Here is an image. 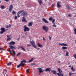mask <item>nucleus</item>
I'll return each mask as SVG.
<instances>
[{
    "instance_id": "nucleus-55",
    "label": "nucleus",
    "mask_w": 76,
    "mask_h": 76,
    "mask_svg": "<svg viewBox=\"0 0 76 76\" xmlns=\"http://www.w3.org/2000/svg\"><path fill=\"white\" fill-rule=\"evenodd\" d=\"M71 65H70L69 66V67H71Z\"/></svg>"
},
{
    "instance_id": "nucleus-6",
    "label": "nucleus",
    "mask_w": 76,
    "mask_h": 76,
    "mask_svg": "<svg viewBox=\"0 0 76 76\" xmlns=\"http://www.w3.org/2000/svg\"><path fill=\"white\" fill-rule=\"evenodd\" d=\"M24 12V10H22L19 11L18 12V13L17 14L18 18H19V17H20V15H20V13H22V12Z\"/></svg>"
},
{
    "instance_id": "nucleus-16",
    "label": "nucleus",
    "mask_w": 76,
    "mask_h": 76,
    "mask_svg": "<svg viewBox=\"0 0 76 76\" xmlns=\"http://www.w3.org/2000/svg\"><path fill=\"white\" fill-rule=\"evenodd\" d=\"M32 25H33V23L32 22H29L28 24V26H32Z\"/></svg>"
},
{
    "instance_id": "nucleus-41",
    "label": "nucleus",
    "mask_w": 76,
    "mask_h": 76,
    "mask_svg": "<svg viewBox=\"0 0 76 76\" xmlns=\"http://www.w3.org/2000/svg\"><path fill=\"white\" fill-rule=\"evenodd\" d=\"M26 72H29V69H28L26 70Z\"/></svg>"
},
{
    "instance_id": "nucleus-47",
    "label": "nucleus",
    "mask_w": 76,
    "mask_h": 76,
    "mask_svg": "<svg viewBox=\"0 0 76 76\" xmlns=\"http://www.w3.org/2000/svg\"><path fill=\"white\" fill-rule=\"evenodd\" d=\"M32 64V65H36V64L32 63V64Z\"/></svg>"
},
{
    "instance_id": "nucleus-1",
    "label": "nucleus",
    "mask_w": 76,
    "mask_h": 76,
    "mask_svg": "<svg viewBox=\"0 0 76 76\" xmlns=\"http://www.w3.org/2000/svg\"><path fill=\"white\" fill-rule=\"evenodd\" d=\"M9 47H10V48H9V49H7V51L10 53V54H11L12 56L14 57V55L12 54V53L11 52V50H10V49H11L12 50H14V49L15 48V47L13 46L12 45H9Z\"/></svg>"
},
{
    "instance_id": "nucleus-19",
    "label": "nucleus",
    "mask_w": 76,
    "mask_h": 76,
    "mask_svg": "<svg viewBox=\"0 0 76 76\" xmlns=\"http://www.w3.org/2000/svg\"><path fill=\"white\" fill-rule=\"evenodd\" d=\"M37 45H38V46L39 47H40V48L43 47V46L42 45H41L39 43H38Z\"/></svg>"
},
{
    "instance_id": "nucleus-43",
    "label": "nucleus",
    "mask_w": 76,
    "mask_h": 76,
    "mask_svg": "<svg viewBox=\"0 0 76 76\" xmlns=\"http://www.w3.org/2000/svg\"><path fill=\"white\" fill-rule=\"evenodd\" d=\"M53 26L54 28V27L56 28V25H55V24H54V25H53Z\"/></svg>"
},
{
    "instance_id": "nucleus-45",
    "label": "nucleus",
    "mask_w": 76,
    "mask_h": 76,
    "mask_svg": "<svg viewBox=\"0 0 76 76\" xmlns=\"http://www.w3.org/2000/svg\"><path fill=\"white\" fill-rule=\"evenodd\" d=\"M36 48L37 50H39V48L37 47Z\"/></svg>"
},
{
    "instance_id": "nucleus-14",
    "label": "nucleus",
    "mask_w": 76,
    "mask_h": 76,
    "mask_svg": "<svg viewBox=\"0 0 76 76\" xmlns=\"http://www.w3.org/2000/svg\"><path fill=\"white\" fill-rule=\"evenodd\" d=\"M59 45H61V46H67V45L66 44V43H59Z\"/></svg>"
},
{
    "instance_id": "nucleus-20",
    "label": "nucleus",
    "mask_w": 76,
    "mask_h": 76,
    "mask_svg": "<svg viewBox=\"0 0 76 76\" xmlns=\"http://www.w3.org/2000/svg\"><path fill=\"white\" fill-rule=\"evenodd\" d=\"M51 72H53V74H54L55 75H56V73L57 74V72H56V71L53 70H51Z\"/></svg>"
},
{
    "instance_id": "nucleus-63",
    "label": "nucleus",
    "mask_w": 76,
    "mask_h": 76,
    "mask_svg": "<svg viewBox=\"0 0 76 76\" xmlns=\"http://www.w3.org/2000/svg\"><path fill=\"white\" fill-rule=\"evenodd\" d=\"M45 1H47V0H45Z\"/></svg>"
},
{
    "instance_id": "nucleus-30",
    "label": "nucleus",
    "mask_w": 76,
    "mask_h": 76,
    "mask_svg": "<svg viewBox=\"0 0 76 76\" xmlns=\"http://www.w3.org/2000/svg\"><path fill=\"white\" fill-rule=\"evenodd\" d=\"M57 70H58V71L59 73H61V71H60V69L58 68H57Z\"/></svg>"
},
{
    "instance_id": "nucleus-49",
    "label": "nucleus",
    "mask_w": 76,
    "mask_h": 76,
    "mask_svg": "<svg viewBox=\"0 0 76 76\" xmlns=\"http://www.w3.org/2000/svg\"><path fill=\"white\" fill-rule=\"evenodd\" d=\"M31 45H29V44H28V45L27 46L29 47V46H31Z\"/></svg>"
},
{
    "instance_id": "nucleus-23",
    "label": "nucleus",
    "mask_w": 76,
    "mask_h": 76,
    "mask_svg": "<svg viewBox=\"0 0 76 76\" xmlns=\"http://www.w3.org/2000/svg\"><path fill=\"white\" fill-rule=\"evenodd\" d=\"M66 9H71L70 7H69V5H66Z\"/></svg>"
},
{
    "instance_id": "nucleus-18",
    "label": "nucleus",
    "mask_w": 76,
    "mask_h": 76,
    "mask_svg": "<svg viewBox=\"0 0 76 76\" xmlns=\"http://www.w3.org/2000/svg\"><path fill=\"white\" fill-rule=\"evenodd\" d=\"M38 1L40 5H41V4H42V0H38Z\"/></svg>"
},
{
    "instance_id": "nucleus-52",
    "label": "nucleus",
    "mask_w": 76,
    "mask_h": 76,
    "mask_svg": "<svg viewBox=\"0 0 76 76\" xmlns=\"http://www.w3.org/2000/svg\"><path fill=\"white\" fill-rule=\"evenodd\" d=\"M9 0H5V1H9Z\"/></svg>"
},
{
    "instance_id": "nucleus-28",
    "label": "nucleus",
    "mask_w": 76,
    "mask_h": 76,
    "mask_svg": "<svg viewBox=\"0 0 76 76\" xmlns=\"http://www.w3.org/2000/svg\"><path fill=\"white\" fill-rule=\"evenodd\" d=\"M11 40V37H8L7 38V41H10Z\"/></svg>"
},
{
    "instance_id": "nucleus-25",
    "label": "nucleus",
    "mask_w": 76,
    "mask_h": 76,
    "mask_svg": "<svg viewBox=\"0 0 76 76\" xmlns=\"http://www.w3.org/2000/svg\"><path fill=\"white\" fill-rule=\"evenodd\" d=\"M75 73H72L71 72H70L69 74V76H71L72 75H75Z\"/></svg>"
},
{
    "instance_id": "nucleus-3",
    "label": "nucleus",
    "mask_w": 76,
    "mask_h": 76,
    "mask_svg": "<svg viewBox=\"0 0 76 76\" xmlns=\"http://www.w3.org/2000/svg\"><path fill=\"white\" fill-rule=\"evenodd\" d=\"M42 28L45 31V32H48V31H49V28L48 27L46 26H43L42 27Z\"/></svg>"
},
{
    "instance_id": "nucleus-9",
    "label": "nucleus",
    "mask_w": 76,
    "mask_h": 76,
    "mask_svg": "<svg viewBox=\"0 0 76 76\" xmlns=\"http://www.w3.org/2000/svg\"><path fill=\"white\" fill-rule=\"evenodd\" d=\"M21 15L22 16H25L26 17V16H28V13L25 12H23L22 13H21Z\"/></svg>"
},
{
    "instance_id": "nucleus-27",
    "label": "nucleus",
    "mask_w": 76,
    "mask_h": 76,
    "mask_svg": "<svg viewBox=\"0 0 76 76\" xmlns=\"http://www.w3.org/2000/svg\"><path fill=\"white\" fill-rule=\"evenodd\" d=\"M33 60H34V58H32L31 60H29V61H28V63H30L31 62H32V61H33Z\"/></svg>"
},
{
    "instance_id": "nucleus-53",
    "label": "nucleus",
    "mask_w": 76,
    "mask_h": 76,
    "mask_svg": "<svg viewBox=\"0 0 76 76\" xmlns=\"http://www.w3.org/2000/svg\"><path fill=\"white\" fill-rule=\"evenodd\" d=\"M69 64H70V63H68V65H69Z\"/></svg>"
},
{
    "instance_id": "nucleus-62",
    "label": "nucleus",
    "mask_w": 76,
    "mask_h": 76,
    "mask_svg": "<svg viewBox=\"0 0 76 76\" xmlns=\"http://www.w3.org/2000/svg\"><path fill=\"white\" fill-rule=\"evenodd\" d=\"M1 3V1H0V3Z\"/></svg>"
},
{
    "instance_id": "nucleus-26",
    "label": "nucleus",
    "mask_w": 76,
    "mask_h": 76,
    "mask_svg": "<svg viewBox=\"0 0 76 76\" xmlns=\"http://www.w3.org/2000/svg\"><path fill=\"white\" fill-rule=\"evenodd\" d=\"M69 52L66 51V56H69Z\"/></svg>"
},
{
    "instance_id": "nucleus-33",
    "label": "nucleus",
    "mask_w": 76,
    "mask_h": 76,
    "mask_svg": "<svg viewBox=\"0 0 76 76\" xmlns=\"http://www.w3.org/2000/svg\"><path fill=\"white\" fill-rule=\"evenodd\" d=\"M49 20L50 21H51V20H53V18H52V17H50L49 18Z\"/></svg>"
},
{
    "instance_id": "nucleus-38",
    "label": "nucleus",
    "mask_w": 76,
    "mask_h": 76,
    "mask_svg": "<svg viewBox=\"0 0 76 76\" xmlns=\"http://www.w3.org/2000/svg\"><path fill=\"white\" fill-rule=\"evenodd\" d=\"M57 75H58V76H61V73H57Z\"/></svg>"
},
{
    "instance_id": "nucleus-2",
    "label": "nucleus",
    "mask_w": 76,
    "mask_h": 76,
    "mask_svg": "<svg viewBox=\"0 0 76 76\" xmlns=\"http://www.w3.org/2000/svg\"><path fill=\"white\" fill-rule=\"evenodd\" d=\"M23 63H26V60H24L23 61H22L20 63V64H19V65H17V68H19L21 66H23L24 65H25V64Z\"/></svg>"
},
{
    "instance_id": "nucleus-39",
    "label": "nucleus",
    "mask_w": 76,
    "mask_h": 76,
    "mask_svg": "<svg viewBox=\"0 0 76 76\" xmlns=\"http://www.w3.org/2000/svg\"><path fill=\"white\" fill-rule=\"evenodd\" d=\"M74 57L75 59H76V54H75L74 55Z\"/></svg>"
},
{
    "instance_id": "nucleus-17",
    "label": "nucleus",
    "mask_w": 76,
    "mask_h": 76,
    "mask_svg": "<svg viewBox=\"0 0 76 76\" xmlns=\"http://www.w3.org/2000/svg\"><path fill=\"white\" fill-rule=\"evenodd\" d=\"M42 20L43 21H44V22L45 23H48V21L47 20H46L45 19V18H43Z\"/></svg>"
},
{
    "instance_id": "nucleus-44",
    "label": "nucleus",
    "mask_w": 76,
    "mask_h": 76,
    "mask_svg": "<svg viewBox=\"0 0 76 76\" xmlns=\"http://www.w3.org/2000/svg\"><path fill=\"white\" fill-rule=\"evenodd\" d=\"M49 38L50 40L51 39V37L50 36H49Z\"/></svg>"
},
{
    "instance_id": "nucleus-32",
    "label": "nucleus",
    "mask_w": 76,
    "mask_h": 76,
    "mask_svg": "<svg viewBox=\"0 0 76 76\" xmlns=\"http://www.w3.org/2000/svg\"><path fill=\"white\" fill-rule=\"evenodd\" d=\"M12 63L10 62L9 63L7 64V66H10V65H11V64H12Z\"/></svg>"
},
{
    "instance_id": "nucleus-40",
    "label": "nucleus",
    "mask_w": 76,
    "mask_h": 76,
    "mask_svg": "<svg viewBox=\"0 0 76 76\" xmlns=\"http://www.w3.org/2000/svg\"><path fill=\"white\" fill-rule=\"evenodd\" d=\"M12 52L13 53V55H15V51L13 50Z\"/></svg>"
},
{
    "instance_id": "nucleus-50",
    "label": "nucleus",
    "mask_w": 76,
    "mask_h": 76,
    "mask_svg": "<svg viewBox=\"0 0 76 76\" xmlns=\"http://www.w3.org/2000/svg\"><path fill=\"white\" fill-rule=\"evenodd\" d=\"M68 16H69V17H71V15H70V14H69Z\"/></svg>"
},
{
    "instance_id": "nucleus-4",
    "label": "nucleus",
    "mask_w": 76,
    "mask_h": 76,
    "mask_svg": "<svg viewBox=\"0 0 76 76\" xmlns=\"http://www.w3.org/2000/svg\"><path fill=\"white\" fill-rule=\"evenodd\" d=\"M24 32H26V31L28 32V31H29V30H30V28L29 27L26 26H24Z\"/></svg>"
},
{
    "instance_id": "nucleus-13",
    "label": "nucleus",
    "mask_w": 76,
    "mask_h": 76,
    "mask_svg": "<svg viewBox=\"0 0 76 76\" xmlns=\"http://www.w3.org/2000/svg\"><path fill=\"white\" fill-rule=\"evenodd\" d=\"M9 44L10 45H15V42L14 41H11L9 43Z\"/></svg>"
},
{
    "instance_id": "nucleus-10",
    "label": "nucleus",
    "mask_w": 76,
    "mask_h": 76,
    "mask_svg": "<svg viewBox=\"0 0 76 76\" xmlns=\"http://www.w3.org/2000/svg\"><path fill=\"white\" fill-rule=\"evenodd\" d=\"M23 19L22 20V22H27V20H26V18H25V16L23 17Z\"/></svg>"
},
{
    "instance_id": "nucleus-34",
    "label": "nucleus",
    "mask_w": 76,
    "mask_h": 76,
    "mask_svg": "<svg viewBox=\"0 0 76 76\" xmlns=\"http://www.w3.org/2000/svg\"><path fill=\"white\" fill-rule=\"evenodd\" d=\"M21 54V53L19 52V53L17 55V57H18L19 56H20V54Z\"/></svg>"
},
{
    "instance_id": "nucleus-58",
    "label": "nucleus",
    "mask_w": 76,
    "mask_h": 76,
    "mask_svg": "<svg viewBox=\"0 0 76 76\" xmlns=\"http://www.w3.org/2000/svg\"><path fill=\"white\" fill-rule=\"evenodd\" d=\"M20 39V38H19L18 39ZM18 39L17 40H18Z\"/></svg>"
},
{
    "instance_id": "nucleus-29",
    "label": "nucleus",
    "mask_w": 76,
    "mask_h": 76,
    "mask_svg": "<svg viewBox=\"0 0 76 76\" xmlns=\"http://www.w3.org/2000/svg\"><path fill=\"white\" fill-rule=\"evenodd\" d=\"M5 8V7H4V6H1V8L2 9H4Z\"/></svg>"
},
{
    "instance_id": "nucleus-48",
    "label": "nucleus",
    "mask_w": 76,
    "mask_h": 76,
    "mask_svg": "<svg viewBox=\"0 0 76 76\" xmlns=\"http://www.w3.org/2000/svg\"><path fill=\"white\" fill-rule=\"evenodd\" d=\"M42 38H43V39L44 40V41H45V38H44V37H43Z\"/></svg>"
},
{
    "instance_id": "nucleus-21",
    "label": "nucleus",
    "mask_w": 76,
    "mask_h": 76,
    "mask_svg": "<svg viewBox=\"0 0 76 76\" xmlns=\"http://www.w3.org/2000/svg\"><path fill=\"white\" fill-rule=\"evenodd\" d=\"M11 26V25L9 24V26L7 25L5 26V27L6 28H10Z\"/></svg>"
},
{
    "instance_id": "nucleus-61",
    "label": "nucleus",
    "mask_w": 76,
    "mask_h": 76,
    "mask_svg": "<svg viewBox=\"0 0 76 76\" xmlns=\"http://www.w3.org/2000/svg\"><path fill=\"white\" fill-rule=\"evenodd\" d=\"M28 51H29V49H28Z\"/></svg>"
},
{
    "instance_id": "nucleus-35",
    "label": "nucleus",
    "mask_w": 76,
    "mask_h": 76,
    "mask_svg": "<svg viewBox=\"0 0 76 76\" xmlns=\"http://www.w3.org/2000/svg\"><path fill=\"white\" fill-rule=\"evenodd\" d=\"M55 19H53V20L52 21V23H53L54 24H55Z\"/></svg>"
},
{
    "instance_id": "nucleus-7",
    "label": "nucleus",
    "mask_w": 76,
    "mask_h": 76,
    "mask_svg": "<svg viewBox=\"0 0 76 76\" xmlns=\"http://www.w3.org/2000/svg\"><path fill=\"white\" fill-rule=\"evenodd\" d=\"M13 5H10L9 9V11L11 12H12V10H13Z\"/></svg>"
},
{
    "instance_id": "nucleus-24",
    "label": "nucleus",
    "mask_w": 76,
    "mask_h": 76,
    "mask_svg": "<svg viewBox=\"0 0 76 76\" xmlns=\"http://www.w3.org/2000/svg\"><path fill=\"white\" fill-rule=\"evenodd\" d=\"M67 47L63 46L62 47V49L63 50H67Z\"/></svg>"
},
{
    "instance_id": "nucleus-22",
    "label": "nucleus",
    "mask_w": 76,
    "mask_h": 76,
    "mask_svg": "<svg viewBox=\"0 0 76 76\" xmlns=\"http://www.w3.org/2000/svg\"><path fill=\"white\" fill-rule=\"evenodd\" d=\"M20 47V48H21L22 49V50H23V51H26V50H25V48H23V47L22 46H20L19 47V48Z\"/></svg>"
},
{
    "instance_id": "nucleus-5",
    "label": "nucleus",
    "mask_w": 76,
    "mask_h": 76,
    "mask_svg": "<svg viewBox=\"0 0 76 76\" xmlns=\"http://www.w3.org/2000/svg\"><path fill=\"white\" fill-rule=\"evenodd\" d=\"M8 30V29L5 30V28H2L1 29V31L0 32V34H3L4 32H5L6 31Z\"/></svg>"
},
{
    "instance_id": "nucleus-51",
    "label": "nucleus",
    "mask_w": 76,
    "mask_h": 76,
    "mask_svg": "<svg viewBox=\"0 0 76 76\" xmlns=\"http://www.w3.org/2000/svg\"><path fill=\"white\" fill-rule=\"evenodd\" d=\"M64 75H63V74H61V76H63Z\"/></svg>"
},
{
    "instance_id": "nucleus-59",
    "label": "nucleus",
    "mask_w": 76,
    "mask_h": 76,
    "mask_svg": "<svg viewBox=\"0 0 76 76\" xmlns=\"http://www.w3.org/2000/svg\"><path fill=\"white\" fill-rule=\"evenodd\" d=\"M75 43H76V40H75Z\"/></svg>"
},
{
    "instance_id": "nucleus-36",
    "label": "nucleus",
    "mask_w": 76,
    "mask_h": 76,
    "mask_svg": "<svg viewBox=\"0 0 76 76\" xmlns=\"http://www.w3.org/2000/svg\"><path fill=\"white\" fill-rule=\"evenodd\" d=\"M74 31L75 34L76 35V28H74Z\"/></svg>"
},
{
    "instance_id": "nucleus-37",
    "label": "nucleus",
    "mask_w": 76,
    "mask_h": 76,
    "mask_svg": "<svg viewBox=\"0 0 76 76\" xmlns=\"http://www.w3.org/2000/svg\"><path fill=\"white\" fill-rule=\"evenodd\" d=\"M12 13L13 14V15H15L16 14V12L15 11H13L12 12Z\"/></svg>"
},
{
    "instance_id": "nucleus-46",
    "label": "nucleus",
    "mask_w": 76,
    "mask_h": 76,
    "mask_svg": "<svg viewBox=\"0 0 76 76\" xmlns=\"http://www.w3.org/2000/svg\"><path fill=\"white\" fill-rule=\"evenodd\" d=\"M7 37L9 38V37H10L11 35H9H9H7Z\"/></svg>"
},
{
    "instance_id": "nucleus-11",
    "label": "nucleus",
    "mask_w": 76,
    "mask_h": 76,
    "mask_svg": "<svg viewBox=\"0 0 76 76\" xmlns=\"http://www.w3.org/2000/svg\"><path fill=\"white\" fill-rule=\"evenodd\" d=\"M37 69L39 70V73H42V72H44V70L43 71H42V69L41 68H37Z\"/></svg>"
},
{
    "instance_id": "nucleus-31",
    "label": "nucleus",
    "mask_w": 76,
    "mask_h": 76,
    "mask_svg": "<svg viewBox=\"0 0 76 76\" xmlns=\"http://www.w3.org/2000/svg\"><path fill=\"white\" fill-rule=\"evenodd\" d=\"M71 70L72 71H75V70L73 68V66H72L71 67Z\"/></svg>"
},
{
    "instance_id": "nucleus-57",
    "label": "nucleus",
    "mask_w": 76,
    "mask_h": 76,
    "mask_svg": "<svg viewBox=\"0 0 76 76\" xmlns=\"http://www.w3.org/2000/svg\"><path fill=\"white\" fill-rule=\"evenodd\" d=\"M25 35H26L27 34L26 33H25Z\"/></svg>"
},
{
    "instance_id": "nucleus-15",
    "label": "nucleus",
    "mask_w": 76,
    "mask_h": 76,
    "mask_svg": "<svg viewBox=\"0 0 76 76\" xmlns=\"http://www.w3.org/2000/svg\"><path fill=\"white\" fill-rule=\"evenodd\" d=\"M51 69V68H48L46 69L45 70V71L47 72H50V70Z\"/></svg>"
},
{
    "instance_id": "nucleus-54",
    "label": "nucleus",
    "mask_w": 76,
    "mask_h": 76,
    "mask_svg": "<svg viewBox=\"0 0 76 76\" xmlns=\"http://www.w3.org/2000/svg\"><path fill=\"white\" fill-rule=\"evenodd\" d=\"M58 63H60V61H59Z\"/></svg>"
},
{
    "instance_id": "nucleus-42",
    "label": "nucleus",
    "mask_w": 76,
    "mask_h": 76,
    "mask_svg": "<svg viewBox=\"0 0 76 76\" xmlns=\"http://www.w3.org/2000/svg\"><path fill=\"white\" fill-rule=\"evenodd\" d=\"M17 16H15V20H16V19H17Z\"/></svg>"
},
{
    "instance_id": "nucleus-56",
    "label": "nucleus",
    "mask_w": 76,
    "mask_h": 76,
    "mask_svg": "<svg viewBox=\"0 0 76 76\" xmlns=\"http://www.w3.org/2000/svg\"><path fill=\"white\" fill-rule=\"evenodd\" d=\"M52 6H54V4H52Z\"/></svg>"
},
{
    "instance_id": "nucleus-60",
    "label": "nucleus",
    "mask_w": 76,
    "mask_h": 76,
    "mask_svg": "<svg viewBox=\"0 0 76 76\" xmlns=\"http://www.w3.org/2000/svg\"><path fill=\"white\" fill-rule=\"evenodd\" d=\"M39 75H40V73L39 74Z\"/></svg>"
},
{
    "instance_id": "nucleus-64",
    "label": "nucleus",
    "mask_w": 76,
    "mask_h": 76,
    "mask_svg": "<svg viewBox=\"0 0 76 76\" xmlns=\"http://www.w3.org/2000/svg\"><path fill=\"white\" fill-rule=\"evenodd\" d=\"M0 38H1V37H0Z\"/></svg>"
},
{
    "instance_id": "nucleus-12",
    "label": "nucleus",
    "mask_w": 76,
    "mask_h": 76,
    "mask_svg": "<svg viewBox=\"0 0 76 76\" xmlns=\"http://www.w3.org/2000/svg\"><path fill=\"white\" fill-rule=\"evenodd\" d=\"M61 3V2L60 1H58L57 3V7L58 8H60V7H61V5H60V4Z\"/></svg>"
},
{
    "instance_id": "nucleus-8",
    "label": "nucleus",
    "mask_w": 76,
    "mask_h": 76,
    "mask_svg": "<svg viewBox=\"0 0 76 76\" xmlns=\"http://www.w3.org/2000/svg\"><path fill=\"white\" fill-rule=\"evenodd\" d=\"M30 42L31 43V44L32 45V46L34 47V48H37V46H36V45L35 44V42H32V41H30Z\"/></svg>"
}]
</instances>
